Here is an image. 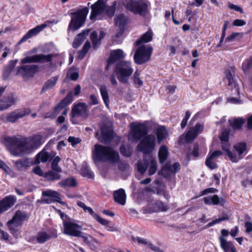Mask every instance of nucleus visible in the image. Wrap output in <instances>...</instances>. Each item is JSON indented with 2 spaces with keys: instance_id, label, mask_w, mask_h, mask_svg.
Instances as JSON below:
<instances>
[{
  "instance_id": "2",
  "label": "nucleus",
  "mask_w": 252,
  "mask_h": 252,
  "mask_svg": "<svg viewBox=\"0 0 252 252\" xmlns=\"http://www.w3.org/2000/svg\"><path fill=\"white\" fill-rule=\"evenodd\" d=\"M94 158L98 161L116 164L120 160L118 152L113 148L96 144L93 153Z\"/></svg>"
},
{
  "instance_id": "45",
  "label": "nucleus",
  "mask_w": 252,
  "mask_h": 252,
  "mask_svg": "<svg viewBox=\"0 0 252 252\" xmlns=\"http://www.w3.org/2000/svg\"><path fill=\"white\" fill-rule=\"evenodd\" d=\"M45 177L48 181H55L59 180L61 178V175L53 171H49L45 174Z\"/></svg>"
},
{
  "instance_id": "29",
  "label": "nucleus",
  "mask_w": 252,
  "mask_h": 252,
  "mask_svg": "<svg viewBox=\"0 0 252 252\" xmlns=\"http://www.w3.org/2000/svg\"><path fill=\"white\" fill-rule=\"evenodd\" d=\"M6 225L9 228L11 233L14 235L18 231L19 228L22 225L13 219L7 221Z\"/></svg>"
},
{
  "instance_id": "12",
  "label": "nucleus",
  "mask_w": 252,
  "mask_h": 252,
  "mask_svg": "<svg viewBox=\"0 0 252 252\" xmlns=\"http://www.w3.org/2000/svg\"><path fill=\"white\" fill-rule=\"evenodd\" d=\"M233 147L234 152L229 150L226 154L232 162H237L243 158L242 154L246 150V144L239 143L234 145Z\"/></svg>"
},
{
  "instance_id": "30",
  "label": "nucleus",
  "mask_w": 252,
  "mask_h": 252,
  "mask_svg": "<svg viewBox=\"0 0 252 252\" xmlns=\"http://www.w3.org/2000/svg\"><path fill=\"white\" fill-rule=\"evenodd\" d=\"M153 33L151 30H149L146 33H144L141 37L138 39L136 42L137 45H139L143 43H148L152 41L153 39Z\"/></svg>"
},
{
  "instance_id": "64",
  "label": "nucleus",
  "mask_w": 252,
  "mask_h": 252,
  "mask_svg": "<svg viewBox=\"0 0 252 252\" xmlns=\"http://www.w3.org/2000/svg\"><path fill=\"white\" fill-rule=\"evenodd\" d=\"M68 141L72 145L74 146L80 142V140L78 138L73 136H69L68 138Z\"/></svg>"
},
{
  "instance_id": "33",
  "label": "nucleus",
  "mask_w": 252,
  "mask_h": 252,
  "mask_svg": "<svg viewBox=\"0 0 252 252\" xmlns=\"http://www.w3.org/2000/svg\"><path fill=\"white\" fill-rule=\"evenodd\" d=\"M28 218V215L26 212L18 210L15 212L12 219L22 225L23 222L26 220Z\"/></svg>"
},
{
  "instance_id": "4",
  "label": "nucleus",
  "mask_w": 252,
  "mask_h": 252,
  "mask_svg": "<svg viewBox=\"0 0 252 252\" xmlns=\"http://www.w3.org/2000/svg\"><path fill=\"white\" fill-rule=\"evenodd\" d=\"M123 4L129 11L143 16L148 12L150 2L147 0H124Z\"/></svg>"
},
{
  "instance_id": "35",
  "label": "nucleus",
  "mask_w": 252,
  "mask_h": 252,
  "mask_svg": "<svg viewBox=\"0 0 252 252\" xmlns=\"http://www.w3.org/2000/svg\"><path fill=\"white\" fill-rule=\"evenodd\" d=\"M156 135L158 142L160 143L168 135V132L164 126H161L157 129Z\"/></svg>"
},
{
  "instance_id": "51",
  "label": "nucleus",
  "mask_w": 252,
  "mask_h": 252,
  "mask_svg": "<svg viewBox=\"0 0 252 252\" xmlns=\"http://www.w3.org/2000/svg\"><path fill=\"white\" fill-rule=\"evenodd\" d=\"M235 73V68L231 67L227 69L225 72V77L228 80H231L234 78Z\"/></svg>"
},
{
  "instance_id": "36",
  "label": "nucleus",
  "mask_w": 252,
  "mask_h": 252,
  "mask_svg": "<svg viewBox=\"0 0 252 252\" xmlns=\"http://www.w3.org/2000/svg\"><path fill=\"white\" fill-rule=\"evenodd\" d=\"M50 158V156L48 153L42 151L39 153L36 156L35 163L38 164L41 162H45Z\"/></svg>"
},
{
  "instance_id": "57",
  "label": "nucleus",
  "mask_w": 252,
  "mask_h": 252,
  "mask_svg": "<svg viewBox=\"0 0 252 252\" xmlns=\"http://www.w3.org/2000/svg\"><path fill=\"white\" fill-rule=\"evenodd\" d=\"M229 220V217H227V216L222 217L220 218L216 219V220H215L212 221L211 222L208 223L207 224V226L208 227H210V226H213V225H214V224H215L216 223H218L220 222L221 221L225 220Z\"/></svg>"
},
{
  "instance_id": "52",
  "label": "nucleus",
  "mask_w": 252,
  "mask_h": 252,
  "mask_svg": "<svg viewBox=\"0 0 252 252\" xmlns=\"http://www.w3.org/2000/svg\"><path fill=\"white\" fill-rule=\"evenodd\" d=\"M235 73V68L231 67L227 69L225 72V77L228 80H231L234 78Z\"/></svg>"
},
{
  "instance_id": "18",
  "label": "nucleus",
  "mask_w": 252,
  "mask_h": 252,
  "mask_svg": "<svg viewBox=\"0 0 252 252\" xmlns=\"http://www.w3.org/2000/svg\"><path fill=\"white\" fill-rule=\"evenodd\" d=\"M17 100L16 95L13 93L4 96L0 100V111L8 109L14 105Z\"/></svg>"
},
{
  "instance_id": "17",
  "label": "nucleus",
  "mask_w": 252,
  "mask_h": 252,
  "mask_svg": "<svg viewBox=\"0 0 252 252\" xmlns=\"http://www.w3.org/2000/svg\"><path fill=\"white\" fill-rule=\"evenodd\" d=\"M204 128L203 124L197 123L194 127H191L186 133L185 140L187 143L191 142L202 131Z\"/></svg>"
},
{
  "instance_id": "40",
  "label": "nucleus",
  "mask_w": 252,
  "mask_h": 252,
  "mask_svg": "<svg viewBox=\"0 0 252 252\" xmlns=\"http://www.w3.org/2000/svg\"><path fill=\"white\" fill-rule=\"evenodd\" d=\"M51 236L50 234L46 232L41 231L37 234L36 240L39 243H44L51 238Z\"/></svg>"
},
{
  "instance_id": "10",
  "label": "nucleus",
  "mask_w": 252,
  "mask_h": 252,
  "mask_svg": "<svg viewBox=\"0 0 252 252\" xmlns=\"http://www.w3.org/2000/svg\"><path fill=\"white\" fill-rule=\"evenodd\" d=\"M148 133V126L143 124L132 123L131 124V130L129 135V138L133 141L137 142L142 138H144Z\"/></svg>"
},
{
  "instance_id": "58",
  "label": "nucleus",
  "mask_w": 252,
  "mask_h": 252,
  "mask_svg": "<svg viewBox=\"0 0 252 252\" xmlns=\"http://www.w3.org/2000/svg\"><path fill=\"white\" fill-rule=\"evenodd\" d=\"M139 76L140 73L137 71H136L133 75V81L135 84L141 86L143 85V82L140 79Z\"/></svg>"
},
{
  "instance_id": "32",
  "label": "nucleus",
  "mask_w": 252,
  "mask_h": 252,
  "mask_svg": "<svg viewBox=\"0 0 252 252\" xmlns=\"http://www.w3.org/2000/svg\"><path fill=\"white\" fill-rule=\"evenodd\" d=\"M99 90L101 97L106 106L107 107H109L110 100L106 86L105 85H101L100 86Z\"/></svg>"
},
{
  "instance_id": "11",
  "label": "nucleus",
  "mask_w": 252,
  "mask_h": 252,
  "mask_svg": "<svg viewBox=\"0 0 252 252\" xmlns=\"http://www.w3.org/2000/svg\"><path fill=\"white\" fill-rule=\"evenodd\" d=\"M62 232L63 234L70 236H81L82 227L81 225L71 220H63Z\"/></svg>"
},
{
  "instance_id": "49",
  "label": "nucleus",
  "mask_w": 252,
  "mask_h": 252,
  "mask_svg": "<svg viewBox=\"0 0 252 252\" xmlns=\"http://www.w3.org/2000/svg\"><path fill=\"white\" fill-rule=\"evenodd\" d=\"M17 62V60H11L9 62V64L5 69V73H6L7 75H9L10 74L12 69L16 66Z\"/></svg>"
},
{
  "instance_id": "26",
  "label": "nucleus",
  "mask_w": 252,
  "mask_h": 252,
  "mask_svg": "<svg viewBox=\"0 0 252 252\" xmlns=\"http://www.w3.org/2000/svg\"><path fill=\"white\" fill-rule=\"evenodd\" d=\"M90 32V30L83 31L79 33L77 37L74 39L72 43V46L74 48H77L86 38L87 36Z\"/></svg>"
},
{
  "instance_id": "28",
  "label": "nucleus",
  "mask_w": 252,
  "mask_h": 252,
  "mask_svg": "<svg viewBox=\"0 0 252 252\" xmlns=\"http://www.w3.org/2000/svg\"><path fill=\"white\" fill-rule=\"evenodd\" d=\"M33 164L28 158L19 159L14 162L15 167L18 170L27 169Z\"/></svg>"
},
{
  "instance_id": "56",
  "label": "nucleus",
  "mask_w": 252,
  "mask_h": 252,
  "mask_svg": "<svg viewBox=\"0 0 252 252\" xmlns=\"http://www.w3.org/2000/svg\"><path fill=\"white\" fill-rule=\"evenodd\" d=\"M213 158L209 157L206 160V165L211 169L217 168V165L213 161Z\"/></svg>"
},
{
  "instance_id": "25",
  "label": "nucleus",
  "mask_w": 252,
  "mask_h": 252,
  "mask_svg": "<svg viewBox=\"0 0 252 252\" xmlns=\"http://www.w3.org/2000/svg\"><path fill=\"white\" fill-rule=\"evenodd\" d=\"M220 247L224 252H237L236 248L231 242L227 241L222 236L219 238Z\"/></svg>"
},
{
  "instance_id": "59",
  "label": "nucleus",
  "mask_w": 252,
  "mask_h": 252,
  "mask_svg": "<svg viewBox=\"0 0 252 252\" xmlns=\"http://www.w3.org/2000/svg\"><path fill=\"white\" fill-rule=\"evenodd\" d=\"M90 237V240L88 245L91 247L92 249H96L99 245V243L96 239L93 238L91 236Z\"/></svg>"
},
{
  "instance_id": "42",
  "label": "nucleus",
  "mask_w": 252,
  "mask_h": 252,
  "mask_svg": "<svg viewBox=\"0 0 252 252\" xmlns=\"http://www.w3.org/2000/svg\"><path fill=\"white\" fill-rule=\"evenodd\" d=\"M228 89L232 90L234 93H232V94H239V89L236 84V81L234 79H230L228 80Z\"/></svg>"
},
{
  "instance_id": "15",
  "label": "nucleus",
  "mask_w": 252,
  "mask_h": 252,
  "mask_svg": "<svg viewBox=\"0 0 252 252\" xmlns=\"http://www.w3.org/2000/svg\"><path fill=\"white\" fill-rule=\"evenodd\" d=\"M38 69L37 65H26L18 67L16 75H21L23 78L32 77Z\"/></svg>"
},
{
  "instance_id": "3",
  "label": "nucleus",
  "mask_w": 252,
  "mask_h": 252,
  "mask_svg": "<svg viewBox=\"0 0 252 252\" xmlns=\"http://www.w3.org/2000/svg\"><path fill=\"white\" fill-rule=\"evenodd\" d=\"M106 2L104 0H98L94 4L91 5L92 11L90 19L92 21H95L96 17L103 12H105L110 16H112L114 15L117 5L116 1H114L111 6H107Z\"/></svg>"
},
{
  "instance_id": "55",
  "label": "nucleus",
  "mask_w": 252,
  "mask_h": 252,
  "mask_svg": "<svg viewBox=\"0 0 252 252\" xmlns=\"http://www.w3.org/2000/svg\"><path fill=\"white\" fill-rule=\"evenodd\" d=\"M72 99V94L71 93L68 94L66 96L65 98L62 100L61 103L59 104L58 107H62L65 104L70 103Z\"/></svg>"
},
{
  "instance_id": "13",
  "label": "nucleus",
  "mask_w": 252,
  "mask_h": 252,
  "mask_svg": "<svg viewBox=\"0 0 252 252\" xmlns=\"http://www.w3.org/2000/svg\"><path fill=\"white\" fill-rule=\"evenodd\" d=\"M71 121L74 124H77L75 120L77 117L86 119L88 116L87 105L84 103H79L74 105L71 111Z\"/></svg>"
},
{
  "instance_id": "41",
  "label": "nucleus",
  "mask_w": 252,
  "mask_h": 252,
  "mask_svg": "<svg viewBox=\"0 0 252 252\" xmlns=\"http://www.w3.org/2000/svg\"><path fill=\"white\" fill-rule=\"evenodd\" d=\"M230 126L234 129H240L243 124L245 120L242 118H237L229 121Z\"/></svg>"
},
{
  "instance_id": "47",
  "label": "nucleus",
  "mask_w": 252,
  "mask_h": 252,
  "mask_svg": "<svg viewBox=\"0 0 252 252\" xmlns=\"http://www.w3.org/2000/svg\"><path fill=\"white\" fill-rule=\"evenodd\" d=\"M91 39L93 44V47L96 49L100 44V39L97 38V33L93 32L91 34Z\"/></svg>"
},
{
  "instance_id": "38",
  "label": "nucleus",
  "mask_w": 252,
  "mask_h": 252,
  "mask_svg": "<svg viewBox=\"0 0 252 252\" xmlns=\"http://www.w3.org/2000/svg\"><path fill=\"white\" fill-rule=\"evenodd\" d=\"M58 80V76L51 77L50 79L45 82L43 86L42 91H47L53 88L55 86Z\"/></svg>"
},
{
  "instance_id": "8",
  "label": "nucleus",
  "mask_w": 252,
  "mask_h": 252,
  "mask_svg": "<svg viewBox=\"0 0 252 252\" xmlns=\"http://www.w3.org/2000/svg\"><path fill=\"white\" fill-rule=\"evenodd\" d=\"M156 142L155 136L152 134H148L141 140L137 146V149L144 154H149L155 150Z\"/></svg>"
},
{
  "instance_id": "7",
  "label": "nucleus",
  "mask_w": 252,
  "mask_h": 252,
  "mask_svg": "<svg viewBox=\"0 0 252 252\" xmlns=\"http://www.w3.org/2000/svg\"><path fill=\"white\" fill-rule=\"evenodd\" d=\"M89 11V8L86 7L72 13L68 28L75 31L81 27L85 22Z\"/></svg>"
},
{
  "instance_id": "34",
  "label": "nucleus",
  "mask_w": 252,
  "mask_h": 252,
  "mask_svg": "<svg viewBox=\"0 0 252 252\" xmlns=\"http://www.w3.org/2000/svg\"><path fill=\"white\" fill-rule=\"evenodd\" d=\"M42 195L45 196L52 197L55 198V201L59 203L64 205L65 203L61 201V198L60 197L59 193L56 191L51 190L43 191L42 192Z\"/></svg>"
},
{
  "instance_id": "16",
  "label": "nucleus",
  "mask_w": 252,
  "mask_h": 252,
  "mask_svg": "<svg viewBox=\"0 0 252 252\" xmlns=\"http://www.w3.org/2000/svg\"><path fill=\"white\" fill-rule=\"evenodd\" d=\"M101 135H99V132H96L95 137L101 142L105 144L110 142L112 139L113 132L111 128L110 127L105 126L100 127Z\"/></svg>"
},
{
  "instance_id": "23",
  "label": "nucleus",
  "mask_w": 252,
  "mask_h": 252,
  "mask_svg": "<svg viewBox=\"0 0 252 252\" xmlns=\"http://www.w3.org/2000/svg\"><path fill=\"white\" fill-rule=\"evenodd\" d=\"M47 26L45 23L37 26L35 28L29 30L27 33L21 39L19 43L23 42L31 37L36 35L40 32L42 31Z\"/></svg>"
},
{
  "instance_id": "1",
  "label": "nucleus",
  "mask_w": 252,
  "mask_h": 252,
  "mask_svg": "<svg viewBox=\"0 0 252 252\" xmlns=\"http://www.w3.org/2000/svg\"><path fill=\"white\" fill-rule=\"evenodd\" d=\"M42 136L40 134L29 137H5L3 143L14 156H23L31 153L41 144Z\"/></svg>"
},
{
  "instance_id": "27",
  "label": "nucleus",
  "mask_w": 252,
  "mask_h": 252,
  "mask_svg": "<svg viewBox=\"0 0 252 252\" xmlns=\"http://www.w3.org/2000/svg\"><path fill=\"white\" fill-rule=\"evenodd\" d=\"M114 200L117 203L124 205L126 203V194L123 189H119L115 191L113 193Z\"/></svg>"
},
{
  "instance_id": "6",
  "label": "nucleus",
  "mask_w": 252,
  "mask_h": 252,
  "mask_svg": "<svg viewBox=\"0 0 252 252\" xmlns=\"http://www.w3.org/2000/svg\"><path fill=\"white\" fill-rule=\"evenodd\" d=\"M149 167V175L154 174L157 170V162L155 158L151 156H144L142 160L139 161L137 163L138 171L143 174Z\"/></svg>"
},
{
  "instance_id": "5",
  "label": "nucleus",
  "mask_w": 252,
  "mask_h": 252,
  "mask_svg": "<svg viewBox=\"0 0 252 252\" xmlns=\"http://www.w3.org/2000/svg\"><path fill=\"white\" fill-rule=\"evenodd\" d=\"M115 71L120 82L127 84L128 78L132 74L133 69L129 62L123 61L117 63Z\"/></svg>"
},
{
  "instance_id": "39",
  "label": "nucleus",
  "mask_w": 252,
  "mask_h": 252,
  "mask_svg": "<svg viewBox=\"0 0 252 252\" xmlns=\"http://www.w3.org/2000/svg\"><path fill=\"white\" fill-rule=\"evenodd\" d=\"M76 181L73 178H68L65 180H62L58 183V185L61 187H73L76 186Z\"/></svg>"
},
{
  "instance_id": "63",
  "label": "nucleus",
  "mask_w": 252,
  "mask_h": 252,
  "mask_svg": "<svg viewBox=\"0 0 252 252\" xmlns=\"http://www.w3.org/2000/svg\"><path fill=\"white\" fill-rule=\"evenodd\" d=\"M121 153L125 157H128L130 156V152L127 150L124 146H122L120 148Z\"/></svg>"
},
{
  "instance_id": "37",
  "label": "nucleus",
  "mask_w": 252,
  "mask_h": 252,
  "mask_svg": "<svg viewBox=\"0 0 252 252\" xmlns=\"http://www.w3.org/2000/svg\"><path fill=\"white\" fill-rule=\"evenodd\" d=\"M127 19L124 14H120L117 16L115 20V25L118 27L121 31L124 30V26L126 24Z\"/></svg>"
},
{
  "instance_id": "22",
  "label": "nucleus",
  "mask_w": 252,
  "mask_h": 252,
  "mask_svg": "<svg viewBox=\"0 0 252 252\" xmlns=\"http://www.w3.org/2000/svg\"><path fill=\"white\" fill-rule=\"evenodd\" d=\"M125 57V54L122 50L116 49L112 51L108 59L106 69H108L111 64L114 63L118 60L123 59Z\"/></svg>"
},
{
  "instance_id": "54",
  "label": "nucleus",
  "mask_w": 252,
  "mask_h": 252,
  "mask_svg": "<svg viewBox=\"0 0 252 252\" xmlns=\"http://www.w3.org/2000/svg\"><path fill=\"white\" fill-rule=\"evenodd\" d=\"M229 130L224 129L222 130L220 136L221 141H228Z\"/></svg>"
},
{
  "instance_id": "62",
  "label": "nucleus",
  "mask_w": 252,
  "mask_h": 252,
  "mask_svg": "<svg viewBox=\"0 0 252 252\" xmlns=\"http://www.w3.org/2000/svg\"><path fill=\"white\" fill-rule=\"evenodd\" d=\"M228 6L230 9L235 10L236 11H238L241 13H243V9L239 6L234 4L233 3H229Z\"/></svg>"
},
{
  "instance_id": "60",
  "label": "nucleus",
  "mask_w": 252,
  "mask_h": 252,
  "mask_svg": "<svg viewBox=\"0 0 252 252\" xmlns=\"http://www.w3.org/2000/svg\"><path fill=\"white\" fill-rule=\"evenodd\" d=\"M94 218L100 224L103 225H107L109 224V221L105 219H103L97 214H94Z\"/></svg>"
},
{
  "instance_id": "14",
  "label": "nucleus",
  "mask_w": 252,
  "mask_h": 252,
  "mask_svg": "<svg viewBox=\"0 0 252 252\" xmlns=\"http://www.w3.org/2000/svg\"><path fill=\"white\" fill-rule=\"evenodd\" d=\"M53 55L49 54L45 55L43 54L34 55L33 56H26L21 60V63H43L45 62H49L52 60Z\"/></svg>"
},
{
  "instance_id": "48",
  "label": "nucleus",
  "mask_w": 252,
  "mask_h": 252,
  "mask_svg": "<svg viewBox=\"0 0 252 252\" xmlns=\"http://www.w3.org/2000/svg\"><path fill=\"white\" fill-rule=\"evenodd\" d=\"M252 67V57L245 60L243 63L242 68L245 73L248 72L249 69Z\"/></svg>"
},
{
  "instance_id": "31",
  "label": "nucleus",
  "mask_w": 252,
  "mask_h": 252,
  "mask_svg": "<svg viewBox=\"0 0 252 252\" xmlns=\"http://www.w3.org/2000/svg\"><path fill=\"white\" fill-rule=\"evenodd\" d=\"M168 155V148L165 145H162L158 151V157L159 162L162 164L167 159Z\"/></svg>"
},
{
  "instance_id": "24",
  "label": "nucleus",
  "mask_w": 252,
  "mask_h": 252,
  "mask_svg": "<svg viewBox=\"0 0 252 252\" xmlns=\"http://www.w3.org/2000/svg\"><path fill=\"white\" fill-rule=\"evenodd\" d=\"M205 204L223 206L225 203V200L222 198H220L218 195L208 196L203 198Z\"/></svg>"
},
{
  "instance_id": "44",
  "label": "nucleus",
  "mask_w": 252,
  "mask_h": 252,
  "mask_svg": "<svg viewBox=\"0 0 252 252\" xmlns=\"http://www.w3.org/2000/svg\"><path fill=\"white\" fill-rule=\"evenodd\" d=\"M81 173L84 177H87L88 178L92 179L94 177L93 173L90 170L86 163L83 164L81 169Z\"/></svg>"
},
{
  "instance_id": "19",
  "label": "nucleus",
  "mask_w": 252,
  "mask_h": 252,
  "mask_svg": "<svg viewBox=\"0 0 252 252\" xmlns=\"http://www.w3.org/2000/svg\"><path fill=\"white\" fill-rule=\"evenodd\" d=\"M180 168L179 163L176 162L171 165L169 163H166L162 168L158 172V174L165 178L170 177L172 174H175Z\"/></svg>"
},
{
  "instance_id": "20",
  "label": "nucleus",
  "mask_w": 252,
  "mask_h": 252,
  "mask_svg": "<svg viewBox=\"0 0 252 252\" xmlns=\"http://www.w3.org/2000/svg\"><path fill=\"white\" fill-rule=\"evenodd\" d=\"M16 202V197L14 195H8L0 200V214L7 211L12 207Z\"/></svg>"
},
{
  "instance_id": "43",
  "label": "nucleus",
  "mask_w": 252,
  "mask_h": 252,
  "mask_svg": "<svg viewBox=\"0 0 252 252\" xmlns=\"http://www.w3.org/2000/svg\"><path fill=\"white\" fill-rule=\"evenodd\" d=\"M154 209L156 212L166 211L168 209V206L166 204L160 201H157L155 203Z\"/></svg>"
},
{
  "instance_id": "21",
  "label": "nucleus",
  "mask_w": 252,
  "mask_h": 252,
  "mask_svg": "<svg viewBox=\"0 0 252 252\" xmlns=\"http://www.w3.org/2000/svg\"><path fill=\"white\" fill-rule=\"evenodd\" d=\"M30 113V110L29 109H24L21 110L12 111L7 114L6 120L9 122L14 123H15L19 119L28 115Z\"/></svg>"
},
{
  "instance_id": "50",
  "label": "nucleus",
  "mask_w": 252,
  "mask_h": 252,
  "mask_svg": "<svg viewBox=\"0 0 252 252\" xmlns=\"http://www.w3.org/2000/svg\"><path fill=\"white\" fill-rule=\"evenodd\" d=\"M60 158L59 157H56L53 159L52 162V169L58 172L62 171L61 167L58 165V163L60 161Z\"/></svg>"
},
{
  "instance_id": "46",
  "label": "nucleus",
  "mask_w": 252,
  "mask_h": 252,
  "mask_svg": "<svg viewBox=\"0 0 252 252\" xmlns=\"http://www.w3.org/2000/svg\"><path fill=\"white\" fill-rule=\"evenodd\" d=\"M90 42L88 41H87L83 45L82 50L79 52L78 57L80 59H83L85 55H86L87 53L88 52L89 49L90 48Z\"/></svg>"
},
{
  "instance_id": "53",
  "label": "nucleus",
  "mask_w": 252,
  "mask_h": 252,
  "mask_svg": "<svg viewBox=\"0 0 252 252\" xmlns=\"http://www.w3.org/2000/svg\"><path fill=\"white\" fill-rule=\"evenodd\" d=\"M243 33L242 32H234L231 34L230 35L228 36L226 39L225 41L227 42H230L232 41H233L235 38H236L237 37L240 36V37H242L243 36Z\"/></svg>"
},
{
  "instance_id": "9",
  "label": "nucleus",
  "mask_w": 252,
  "mask_h": 252,
  "mask_svg": "<svg viewBox=\"0 0 252 252\" xmlns=\"http://www.w3.org/2000/svg\"><path fill=\"white\" fill-rule=\"evenodd\" d=\"M153 48L145 45L140 46L136 50L133 59L135 63L138 64H142L151 59Z\"/></svg>"
},
{
  "instance_id": "61",
  "label": "nucleus",
  "mask_w": 252,
  "mask_h": 252,
  "mask_svg": "<svg viewBox=\"0 0 252 252\" xmlns=\"http://www.w3.org/2000/svg\"><path fill=\"white\" fill-rule=\"evenodd\" d=\"M67 76H69L70 78L73 81H76L78 79L79 77V74L77 72H74L71 70H70L69 72L67 74Z\"/></svg>"
}]
</instances>
